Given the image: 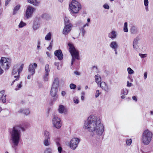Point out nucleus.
Segmentation results:
<instances>
[{"instance_id": "1", "label": "nucleus", "mask_w": 153, "mask_h": 153, "mask_svg": "<svg viewBox=\"0 0 153 153\" xmlns=\"http://www.w3.org/2000/svg\"><path fill=\"white\" fill-rule=\"evenodd\" d=\"M83 127L92 133V136L95 134L101 136L104 131V126L101 123L100 118L93 115L88 117L87 123L85 124Z\"/></svg>"}, {"instance_id": "2", "label": "nucleus", "mask_w": 153, "mask_h": 153, "mask_svg": "<svg viewBox=\"0 0 153 153\" xmlns=\"http://www.w3.org/2000/svg\"><path fill=\"white\" fill-rule=\"evenodd\" d=\"M26 130L21 124L14 125L11 128L10 134L12 148L15 150L17 148L21 138L22 132Z\"/></svg>"}, {"instance_id": "3", "label": "nucleus", "mask_w": 153, "mask_h": 153, "mask_svg": "<svg viewBox=\"0 0 153 153\" xmlns=\"http://www.w3.org/2000/svg\"><path fill=\"white\" fill-rule=\"evenodd\" d=\"M69 47V51L72 57L71 65H72L73 63L75 61V59H79V52L75 48L74 45L71 43L68 44Z\"/></svg>"}, {"instance_id": "4", "label": "nucleus", "mask_w": 153, "mask_h": 153, "mask_svg": "<svg viewBox=\"0 0 153 153\" xmlns=\"http://www.w3.org/2000/svg\"><path fill=\"white\" fill-rule=\"evenodd\" d=\"M152 132L149 129L145 130L142 134L141 138L143 144L146 145H148L152 140Z\"/></svg>"}, {"instance_id": "5", "label": "nucleus", "mask_w": 153, "mask_h": 153, "mask_svg": "<svg viewBox=\"0 0 153 153\" xmlns=\"http://www.w3.org/2000/svg\"><path fill=\"white\" fill-rule=\"evenodd\" d=\"M81 8L80 4L75 0H73L69 4V8L72 14L77 13Z\"/></svg>"}, {"instance_id": "6", "label": "nucleus", "mask_w": 153, "mask_h": 153, "mask_svg": "<svg viewBox=\"0 0 153 153\" xmlns=\"http://www.w3.org/2000/svg\"><path fill=\"white\" fill-rule=\"evenodd\" d=\"M24 64H22L19 68V65H14L13 67L12 74V75H15L18 72V75L17 76H15L14 77L16 79L13 80L11 84V85H12L14 82L16 80H18L19 78L20 73L22 70Z\"/></svg>"}, {"instance_id": "7", "label": "nucleus", "mask_w": 153, "mask_h": 153, "mask_svg": "<svg viewBox=\"0 0 153 153\" xmlns=\"http://www.w3.org/2000/svg\"><path fill=\"white\" fill-rule=\"evenodd\" d=\"M11 63V59L9 58L2 57L0 60V64L5 70L8 69Z\"/></svg>"}, {"instance_id": "8", "label": "nucleus", "mask_w": 153, "mask_h": 153, "mask_svg": "<svg viewBox=\"0 0 153 153\" xmlns=\"http://www.w3.org/2000/svg\"><path fill=\"white\" fill-rule=\"evenodd\" d=\"M52 123L54 127L57 129H59L62 126L61 120L56 115H53Z\"/></svg>"}, {"instance_id": "9", "label": "nucleus", "mask_w": 153, "mask_h": 153, "mask_svg": "<svg viewBox=\"0 0 153 153\" xmlns=\"http://www.w3.org/2000/svg\"><path fill=\"white\" fill-rule=\"evenodd\" d=\"M35 10L36 9L35 8L30 5L27 6L25 14L26 18L28 19L31 18Z\"/></svg>"}, {"instance_id": "10", "label": "nucleus", "mask_w": 153, "mask_h": 153, "mask_svg": "<svg viewBox=\"0 0 153 153\" xmlns=\"http://www.w3.org/2000/svg\"><path fill=\"white\" fill-rule=\"evenodd\" d=\"M80 140L77 138H73L70 141V147L73 150L75 149L78 147Z\"/></svg>"}, {"instance_id": "11", "label": "nucleus", "mask_w": 153, "mask_h": 153, "mask_svg": "<svg viewBox=\"0 0 153 153\" xmlns=\"http://www.w3.org/2000/svg\"><path fill=\"white\" fill-rule=\"evenodd\" d=\"M58 88L52 87L50 91L51 95L53 98V101H55L58 97L57 92Z\"/></svg>"}, {"instance_id": "12", "label": "nucleus", "mask_w": 153, "mask_h": 153, "mask_svg": "<svg viewBox=\"0 0 153 153\" xmlns=\"http://www.w3.org/2000/svg\"><path fill=\"white\" fill-rule=\"evenodd\" d=\"M72 27L73 25L71 23L65 25L62 30V34L65 35H68L71 31Z\"/></svg>"}, {"instance_id": "13", "label": "nucleus", "mask_w": 153, "mask_h": 153, "mask_svg": "<svg viewBox=\"0 0 153 153\" xmlns=\"http://www.w3.org/2000/svg\"><path fill=\"white\" fill-rule=\"evenodd\" d=\"M37 67V64L36 63L30 64L28 68V71L29 74H31L33 76L35 73V69Z\"/></svg>"}, {"instance_id": "14", "label": "nucleus", "mask_w": 153, "mask_h": 153, "mask_svg": "<svg viewBox=\"0 0 153 153\" xmlns=\"http://www.w3.org/2000/svg\"><path fill=\"white\" fill-rule=\"evenodd\" d=\"M45 74L43 76L44 80L46 81L48 80V75L50 71L49 65L46 64L45 66Z\"/></svg>"}, {"instance_id": "15", "label": "nucleus", "mask_w": 153, "mask_h": 153, "mask_svg": "<svg viewBox=\"0 0 153 153\" xmlns=\"http://www.w3.org/2000/svg\"><path fill=\"white\" fill-rule=\"evenodd\" d=\"M55 55L56 56L58 59L59 60H61L63 58V55L62 51L61 50H56L54 52Z\"/></svg>"}, {"instance_id": "16", "label": "nucleus", "mask_w": 153, "mask_h": 153, "mask_svg": "<svg viewBox=\"0 0 153 153\" xmlns=\"http://www.w3.org/2000/svg\"><path fill=\"white\" fill-rule=\"evenodd\" d=\"M40 25L39 20L38 19H36L33 22V28L35 30H36L39 27Z\"/></svg>"}, {"instance_id": "17", "label": "nucleus", "mask_w": 153, "mask_h": 153, "mask_svg": "<svg viewBox=\"0 0 153 153\" xmlns=\"http://www.w3.org/2000/svg\"><path fill=\"white\" fill-rule=\"evenodd\" d=\"M99 86L103 90L106 92H108L109 91L108 87L105 82H101L99 84Z\"/></svg>"}, {"instance_id": "18", "label": "nucleus", "mask_w": 153, "mask_h": 153, "mask_svg": "<svg viewBox=\"0 0 153 153\" xmlns=\"http://www.w3.org/2000/svg\"><path fill=\"white\" fill-rule=\"evenodd\" d=\"M18 114H23L27 115L29 114L30 111L28 109L21 108L18 111Z\"/></svg>"}, {"instance_id": "19", "label": "nucleus", "mask_w": 153, "mask_h": 153, "mask_svg": "<svg viewBox=\"0 0 153 153\" xmlns=\"http://www.w3.org/2000/svg\"><path fill=\"white\" fill-rule=\"evenodd\" d=\"M58 110L59 113L62 114L66 111V108L63 105H59Z\"/></svg>"}, {"instance_id": "20", "label": "nucleus", "mask_w": 153, "mask_h": 153, "mask_svg": "<svg viewBox=\"0 0 153 153\" xmlns=\"http://www.w3.org/2000/svg\"><path fill=\"white\" fill-rule=\"evenodd\" d=\"M110 46L113 50L117 49L118 45L117 42L116 41H112L110 43Z\"/></svg>"}, {"instance_id": "21", "label": "nucleus", "mask_w": 153, "mask_h": 153, "mask_svg": "<svg viewBox=\"0 0 153 153\" xmlns=\"http://www.w3.org/2000/svg\"><path fill=\"white\" fill-rule=\"evenodd\" d=\"M117 34L116 32L113 30L111 32L109 33L108 35V37L112 39H115L117 37Z\"/></svg>"}, {"instance_id": "22", "label": "nucleus", "mask_w": 153, "mask_h": 153, "mask_svg": "<svg viewBox=\"0 0 153 153\" xmlns=\"http://www.w3.org/2000/svg\"><path fill=\"white\" fill-rule=\"evenodd\" d=\"M139 40V39L138 38H135L133 40V48L135 50L137 49L138 48V44Z\"/></svg>"}, {"instance_id": "23", "label": "nucleus", "mask_w": 153, "mask_h": 153, "mask_svg": "<svg viewBox=\"0 0 153 153\" xmlns=\"http://www.w3.org/2000/svg\"><path fill=\"white\" fill-rule=\"evenodd\" d=\"M59 85V80L58 78H55L52 87L58 88Z\"/></svg>"}, {"instance_id": "24", "label": "nucleus", "mask_w": 153, "mask_h": 153, "mask_svg": "<svg viewBox=\"0 0 153 153\" xmlns=\"http://www.w3.org/2000/svg\"><path fill=\"white\" fill-rule=\"evenodd\" d=\"M128 91L126 89H123L121 90V94L122 96L121 97L122 99H124L125 98V95H127L128 93Z\"/></svg>"}, {"instance_id": "25", "label": "nucleus", "mask_w": 153, "mask_h": 153, "mask_svg": "<svg viewBox=\"0 0 153 153\" xmlns=\"http://www.w3.org/2000/svg\"><path fill=\"white\" fill-rule=\"evenodd\" d=\"M95 81L97 83L98 85L99 86L100 83L101 82V76L99 74L96 75L95 76Z\"/></svg>"}, {"instance_id": "26", "label": "nucleus", "mask_w": 153, "mask_h": 153, "mask_svg": "<svg viewBox=\"0 0 153 153\" xmlns=\"http://www.w3.org/2000/svg\"><path fill=\"white\" fill-rule=\"evenodd\" d=\"M44 134L45 139H50L51 133L47 131H44Z\"/></svg>"}, {"instance_id": "27", "label": "nucleus", "mask_w": 153, "mask_h": 153, "mask_svg": "<svg viewBox=\"0 0 153 153\" xmlns=\"http://www.w3.org/2000/svg\"><path fill=\"white\" fill-rule=\"evenodd\" d=\"M130 31L132 33L135 34L137 32L138 29L136 27L133 26L131 27Z\"/></svg>"}, {"instance_id": "28", "label": "nucleus", "mask_w": 153, "mask_h": 153, "mask_svg": "<svg viewBox=\"0 0 153 153\" xmlns=\"http://www.w3.org/2000/svg\"><path fill=\"white\" fill-rule=\"evenodd\" d=\"M50 139H44L43 143L45 146H48L50 145Z\"/></svg>"}, {"instance_id": "29", "label": "nucleus", "mask_w": 153, "mask_h": 153, "mask_svg": "<svg viewBox=\"0 0 153 153\" xmlns=\"http://www.w3.org/2000/svg\"><path fill=\"white\" fill-rule=\"evenodd\" d=\"M41 18L44 20H48L50 19L49 15L47 13L42 14L41 16Z\"/></svg>"}, {"instance_id": "30", "label": "nucleus", "mask_w": 153, "mask_h": 153, "mask_svg": "<svg viewBox=\"0 0 153 153\" xmlns=\"http://www.w3.org/2000/svg\"><path fill=\"white\" fill-rule=\"evenodd\" d=\"M28 2L35 6L38 5L39 4V2L36 0H28Z\"/></svg>"}, {"instance_id": "31", "label": "nucleus", "mask_w": 153, "mask_h": 153, "mask_svg": "<svg viewBox=\"0 0 153 153\" xmlns=\"http://www.w3.org/2000/svg\"><path fill=\"white\" fill-rule=\"evenodd\" d=\"M20 7V5H18L14 8L13 12V15L17 13V11L19 9Z\"/></svg>"}, {"instance_id": "32", "label": "nucleus", "mask_w": 153, "mask_h": 153, "mask_svg": "<svg viewBox=\"0 0 153 153\" xmlns=\"http://www.w3.org/2000/svg\"><path fill=\"white\" fill-rule=\"evenodd\" d=\"M51 37V33L50 32L48 33L46 36L45 39L46 40H50Z\"/></svg>"}, {"instance_id": "33", "label": "nucleus", "mask_w": 153, "mask_h": 153, "mask_svg": "<svg viewBox=\"0 0 153 153\" xmlns=\"http://www.w3.org/2000/svg\"><path fill=\"white\" fill-rule=\"evenodd\" d=\"M22 81L20 82L16 86V88L15 89V90L16 91H17L21 88L22 86Z\"/></svg>"}, {"instance_id": "34", "label": "nucleus", "mask_w": 153, "mask_h": 153, "mask_svg": "<svg viewBox=\"0 0 153 153\" xmlns=\"http://www.w3.org/2000/svg\"><path fill=\"white\" fill-rule=\"evenodd\" d=\"M54 141L56 142L57 146H59L60 145L59 141L60 138L58 137H56L54 139Z\"/></svg>"}, {"instance_id": "35", "label": "nucleus", "mask_w": 153, "mask_h": 153, "mask_svg": "<svg viewBox=\"0 0 153 153\" xmlns=\"http://www.w3.org/2000/svg\"><path fill=\"white\" fill-rule=\"evenodd\" d=\"M91 69L92 72H95L96 73L98 72V71L97 66H93L91 67Z\"/></svg>"}, {"instance_id": "36", "label": "nucleus", "mask_w": 153, "mask_h": 153, "mask_svg": "<svg viewBox=\"0 0 153 153\" xmlns=\"http://www.w3.org/2000/svg\"><path fill=\"white\" fill-rule=\"evenodd\" d=\"M128 24L127 22H125L123 27V31L125 32H127L128 30L127 28Z\"/></svg>"}, {"instance_id": "37", "label": "nucleus", "mask_w": 153, "mask_h": 153, "mask_svg": "<svg viewBox=\"0 0 153 153\" xmlns=\"http://www.w3.org/2000/svg\"><path fill=\"white\" fill-rule=\"evenodd\" d=\"M64 24L65 25L68 24L69 23V19L66 17L65 16V18L64 19Z\"/></svg>"}, {"instance_id": "38", "label": "nucleus", "mask_w": 153, "mask_h": 153, "mask_svg": "<svg viewBox=\"0 0 153 153\" xmlns=\"http://www.w3.org/2000/svg\"><path fill=\"white\" fill-rule=\"evenodd\" d=\"M79 29L81 33L82 36H84L85 33V30L84 28H80Z\"/></svg>"}, {"instance_id": "39", "label": "nucleus", "mask_w": 153, "mask_h": 153, "mask_svg": "<svg viewBox=\"0 0 153 153\" xmlns=\"http://www.w3.org/2000/svg\"><path fill=\"white\" fill-rule=\"evenodd\" d=\"M26 25V24L25 23L22 21H21L19 25V28H22L25 26Z\"/></svg>"}, {"instance_id": "40", "label": "nucleus", "mask_w": 153, "mask_h": 153, "mask_svg": "<svg viewBox=\"0 0 153 153\" xmlns=\"http://www.w3.org/2000/svg\"><path fill=\"white\" fill-rule=\"evenodd\" d=\"M127 71L129 74H131L134 73L133 70L130 68H127Z\"/></svg>"}, {"instance_id": "41", "label": "nucleus", "mask_w": 153, "mask_h": 153, "mask_svg": "<svg viewBox=\"0 0 153 153\" xmlns=\"http://www.w3.org/2000/svg\"><path fill=\"white\" fill-rule=\"evenodd\" d=\"M76 85L74 84L71 83L70 85V87L71 89H74L76 88Z\"/></svg>"}, {"instance_id": "42", "label": "nucleus", "mask_w": 153, "mask_h": 153, "mask_svg": "<svg viewBox=\"0 0 153 153\" xmlns=\"http://www.w3.org/2000/svg\"><path fill=\"white\" fill-rule=\"evenodd\" d=\"M44 153H51V149L50 148H47L44 151Z\"/></svg>"}, {"instance_id": "43", "label": "nucleus", "mask_w": 153, "mask_h": 153, "mask_svg": "<svg viewBox=\"0 0 153 153\" xmlns=\"http://www.w3.org/2000/svg\"><path fill=\"white\" fill-rule=\"evenodd\" d=\"M53 41L52 40L51 42L49 47L47 48V49L48 50H51V49L52 46L53 45Z\"/></svg>"}, {"instance_id": "44", "label": "nucleus", "mask_w": 153, "mask_h": 153, "mask_svg": "<svg viewBox=\"0 0 153 153\" xmlns=\"http://www.w3.org/2000/svg\"><path fill=\"white\" fill-rule=\"evenodd\" d=\"M126 144L127 145L130 146L131 143V139H130L129 140H126Z\"/></svg>"}, {"instance_id": "45", "label": "nucleus", "mask_w": 153, "mask_h": 153, "mask_svg": "<svg viewBox=\"0 0 153 153\" xmlns=\"http://www.w3.org/2000/svg\"><path fill=\"white\" fill-rule=\"evenodd\" d=\"M58 147V150L59 153H61L62 151V148L60 146V144L59 146H57Z\"/></svg>"}, {"instance_id": "46", "label": "nucleus", "mask_w": 153, "mask_h": 153, "mask_svg": "<svg viewBox=\"0 0 153 153\" xmlns=\"http://www.w3.org/2000/svg\"><path fill=\"white\" fill-rule=\"evenodd\" d=\"M144 5L146 7H147L148 5L149 1L148 0H144Z\"/></svg>"}, {"instance_id": "47", "label": "nucleus", "mask_w": 153, "mask_h": 153, "mask_svg": "<svg viewBox=\"0 0 153 153\" xmlns=\"http://www.w3.org/2000/svg\"><path fill=\"white\" fill-rule=\"evenodd\" d=\"M139 55L141 58H144L146 56L147 54H142L141 53H139Z\"/></svg>"}, {"instance_id": "48", "label": "nucleus", "mask_w": 153, "mask_h": 153, "mask_svg": "<svg viewBox=\"0 0 153 153\" xmlns=\"http://www.w3.org/2000/svg\"><path fill=\"white\" fill-rule=\"evenodd\" d=\"M100 95V92L99 90H97L96 91V94H95V97L96 98L97 97L99 96Z\"/></svg>"}, {"instance_id": "49", "label": "nucleus", "mask_w": 153, "mask_h": 153, "mask_svg": "<svg viewBox=\"0 0 153 153\" xmlns=\"http://www.w3.org/2000/svg\"><path fill=\"white\" fill-rule=\"evenodd\" d=\"M59 62H55L54 63L55 65L57 67V68L58 70H59Z\"/></svg>"}, {"instance_id": "50", "label": "nucleus", "mask_w": 153, "mask_h": 153, "mask_svg": "<svg viewBox=\"0 0 153 153\" xmlns=\"http://www.w3.org/2000/svg\"><path fill=\"white\" fill-rule=\"evenodd\" d=\"M103 7L105 9H109V5L107 4H104L103 5Z\"/></svg>"}, {"instance_id": "51", "label": "nucleus", "mask_w": 153, "mask_h": 153, "mask_svg": "<svg viewBox=\"0 0 153 153\" xmlns=\"http://www.w3.org/2000/svg\"><path fill=\"white\" fill-rule=\"evenodd\" d=\"M74 102L75 104H78L79 102V100L78 99H74Z\"/></svg>"}, {"instance_id": "52", "label": "nucleus", "mask_w": 153, "mask_h": 153, "mask_svg": "<svg viewBox=\"0 0 153 153\" xmlns=\"http://www.w3.org/2000/svg\"><path fill=\"white\" fill-rule=\"evenodd\" d=\"M131 83H130L128 81L127 82V86L128 87H130L131 86Z\"/></svg>"}, {"instance_id": "53", "label": "nucleus", "mask_w": 153, "mask_h": 153, "mask_svg": "<svg viewBox=\"0 0 153 153\" xmlns=\"http://www.w3.org/2000/svg\"><path fill=\"white\" fill-rule=\"evenodd\" d=\"M147 76V72H146L144 73V79H146Z\"/></svg>"}, {"instance_id": "54", "label": "nucleus", "mask_w": 153, "mask_h": 153, "mask_svg": "<svg viewBox=\"0 0 153 153\" xmlns=\"http://www.w3.org/2000/svg\"><path fill=\"white\" fill-rule=\"evenodd\" d=\"M10 1V0H6L5 3V6L7 5H8V4L9 3Z\"/></svg>"}, {"instance_id": "55", "label": "nucleus", "mask_w": 153, "mask_h": 153, "mask_svg": "<svg viewBox=\"0 0 153 153\" xmlns=\"http://www.w3.org/2000/svg\"><path fill=\"white\" fill-rule=\"evenodd\" d=\"M132 99L133 100H134L136 102L137 101V97H135V96H133Z\"/></svg>"}, {"instance_id": "56", "label": "nucleus", "mask_w": 153, "mask_h": 153, "mask_svg": "<svg viewBox=\"0 0 153 153\" xmlns=\"http://www.w3.org/2000/svg\"><path fill=\"white\" fill-rule=\"evenodd\" d=\"M61 94L62 96H64L66 94L65 91H62V93H61Z\"/></svg>"}, {"instance_id": "57", "label": "nucleus", "mask_w": 153, "mask_h": 153, "mask_svg": "<svg viewBox=\"0 0 153 153\" xmlns=\"http://www.w3.org/2000/svg\"><path fill=\"white\" fill-rule=\"evenodd\" d=\"M74 74L77 75H79L80 74V73L77 71H74Z\"/></svg>"}, {"instance_id": "58", "label": "nucleus", "mask_w": 153, "mask_h": 153, "mask_svg": "<svg viewBox=\"0 0 153 153\" xmlns=\"http://www.w3.org/2000/svg\"><path fill=\"white\" fill-rule=\"evenodd\" d=\"M32 76L31 74H29L27 76V78L28 79H31V76Z\"/></svg>"}, {"instance_id": "59", "label": "nucleus", "mask_w": 153, "mask_h": 153, "mask_svg": "<svg viewBox=\"0 0 153 153\" xmlns=\"http://www.w3.org/2000/svg\"><path fill=\"white\" fill-rule=\"evenodd\" d=\"M40 43L39 42V41L38 42V45L37 46V48L38 49L40 47Z\"/></svg>"}, {"instance_id": "60", "label": "nucleus", "mask_w": 153, "mask_h": 153, "mask_svg": "<svg viewBox=\"0 0 153 153\" xmlns=\"http://www.w3.org/2000/svg\"><path fill=\"white\" fill-rule=\"evenodd\" d=\"M117 49H114V51L115 52V54L117 55Z\"/></svg>"}, {"instance_id": "61", "label": "nucleus", "mask_w": 153, "mask_h": 153, "mask_svg": "<svg viewBox=\"0 0 153 153\" xmlns=\"http://www.w3.org/2000/svg\"><path fill=\"white\" fill-rule=\"evenodd\" d=\"M84 99V97L83 96H82L81 97V100H83Z\"/></svg>"}, {"instance_id": "62", "label": "nucleus", "mask_w": 153, "mask_h": 153, "mask_svg": "<svg viewBox=\"0 0 153 153\" xmlns=\"http://www.w3.org/2000/svg\"><path fill=\"white\" fill-rule=\"evenodd\" d=\"M150 114L151 115L153 116V111H150Z\"/></svg>"}, {"instance_id": "63", "label": "nucleus", "mask_w": 153, "mask_h": 153, "mask_svg": "<svg viewBox=\"0 0 153 153\" xmlns=\"http://www.w3.org/2000/svg\"><path fill=\"white\" fill-rule=\"evenodd\" d=\"M81 89L80 86H79L78 87H77V89L78 90H80Z\"/></svg>"}, {"instance_id": "64", "label": "nucleus", "mask_w": 153, "mask_h": 153, "mask_svg": "<svg viewBox=\"0 0 153 153\" xmlns=\"http://www.w3.org/2000/svg\"><path fill=\"white\" fill-rule=\"evenodd\" d=\"M87 22H89L90 21V18H88L87 20Z\"/></svg>"}]
</instances>
